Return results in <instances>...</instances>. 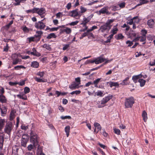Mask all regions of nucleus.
<instances>
[{
  "instance_id": "nucleus-43",
  "label": "nucleus",
  "mask_w": 155,
  "mask_h": 155,
  "mask_svg": "<svg viewBox=\"0 0 155 155\" xmlns=\"http://www.w3.org/2000/svg\"><path fill=\"white\" fill-rule=\"evenodd\" d=\"M96 58L93 60H87L85 62V64H87L89 63H95L96 64Z\"/></svg>"
},
{
  "instance_id": "nucleus-13",
  "label": "nucleus",
  "mask_w": 155,
  "mask_h": 155,
  "mask_svg": "<svg viewBox=\"0 0 155 155\" xmlns=\"http://www.w3.org/2000/svg\"><path fill=\"white\" fill-rule=\"evenodd\" d=\"M117 25V24L116 26H114L112 30L111 31V33H112V34L110 35V37H113L114 35L117 34V31H118V29L117 27H116V26Z\"/></svg>"
},
{
  "instance_id": "nucleus-33",
  "label": "nucleus",
  "mask_w": 155,
  "mask_h": 155,
  "mask_svg": "<svg viewBox=\"0 0 155 155\" xmlns=\"http://www.w3.org/2000/svg\"><path fill=\"white\" fill-rule=\"evenodd\" d=\"M70 127L69 126H66L64 129V130L66 133V134L67 137H68L69 135L70 130Z\"/></svg>"
},
{
  "instance_id": "nucleus-1",
  "label": "nucleus",
  "mask_w": 155,
  "mask_h": 155,
  "mask_svg": "<svg viewBox=\"0 0 155 155\" xmlns=\"http://www.w3.org/2000/svg\"><path fill=\"white\" fill-rule=\"evenodd\" d=\"M30 142L36 147L39 142V137L37 134L31 130L30 133Z\"/></svg>"
},
{
  "instance_id": "nucleus-60",
  "label": "nucleus",
  "mask_w": 155,
  "mask_h": 155,
  "mask_svg": "<svg viewBox=\"0 0 155 155\" xmlns=\"http://www.w3.org/2000/svg\"><path fill=\"white\" fill-rule=\"evenodd\" d=\"M43 47L44 48H45L48 50H49L51 48L47 44H45L43 45Z\"/></svg>"
},
{
  "instance_id": "nucleus-63",
  "label": "nucleus",
  "mask_w": 155,
  "mask_h": 155,
  "mask_svg": "<svg viewBox=\"0 0 155 155\" xmlns=\"http://www.w3.org/2000/svg\"><path fill=\"white\" fill-rule=\"evenodd\" d=\"M97 150L99 151L102 155H106L105 153L100 148H97Z\"/></svg>"
},
{
  "instance_id": "nucleus-53",
  "label": "nucleus",
  "mask_w": 155,
  "mask_h": 155,
  "mask_svg": "<svg viewBox=\"0 0 155 155\" xmlns=\"http://www.w3.org/2000/svg\"><path fill=\"white\" fill-rule=\"evenodd\" d=\"M9 49V47L8 46V44H6V45L3 48V51L7 52L8 51Z\"/></svg>"
},
{
  "instance_id": "nucleus-23",
  "label": "nucleus",
  "mask_w": 155,
  "mask_h": 155,
  "mask_svg": "<svg viewBox=\"0 0 155 155\" xmlns=\"http://www.w3.org/2000/svg\"><path fill=\"white\" fill-rule=\"evenodd\" d=\"M136 39L139 40L140 42H143V45H144L146 43V42L145 41L146 40V37H139L137 38Z\"/></svg>"
},
{
  "instance_id": "nucleus-34",
  "label": "nucleus",
  "mask_w": 155,
  "mask_h": 155,
  "mask_svg": "<svg viewBox=\"0 0 155 155\" xmlns=\"http://www.w3.org/2000/svg\"><path fill=\"white\" fill-rule=\"evenodd\" d=\"M56 37V36L54 33H51L48 35L47 37V38L50 39L52 38H55Z\"/></svg>"
},
{
  "instance_id": "nucleus-62",
  "label": "nucleus",
  "mask_w": 155,
  "mask_h": 155,
  "mask_svg": "<svg viewBox=\"0 0 155 155\" xmlns=\"http://www.w3.org/2000/svg\"><path fill=\"white\" fill-rule=\"evenodd\" d=\"M58 109L61 112H63L64 111V107L61 105L59 106L58 107Z\"/></svg>"
},
{
  "instance_id": "nucleus-8",
  "label": "nucleus",
  "mask_w": 155,
  "mask_h": 155,
  "mask_svg": "<svg viewBox=\"0 0 155 155\" xmlns=\"http://www.w3.org/2000/svg\"><path fill=\"white\" fill-rule=\"evenodd\" d=\"M78 9L72 10L69 12L68 15L71 17H80L81 15V14L78 12Z\"/></svg>"
},
{
  "instance_id": "nucleus-28",
  "label": "nucleus",
  "mask_w": 155,
  "mask_h": 155,
  "mask_svg": "<svg viewBox=\"0 0 155 155\" xmlns=\"http://www.w3.org/2000/svg\"><path fill=\"white\" fill-rule=\"evenodd\" d=\"M79 84H77L75 83H74L69 86V88L71 90L75 89L77 87Z\"/></svg>"
},
{
  "instance_id": "nucleus-29",
  "label": "nucleus",
  "mask_w": 155,
  "mask_h": 155,
  "mask_svg": "<svg viewBox=\"0 0 155 155\" xmlns=\"http://www.w3.org/2000/svg\"><path fill=\"white\" fill-rule=\"evenodd\" d=\"M16 3H14L13 5L15 6L19 5H20V3H24L26 1V0H15Z\"/></svg>"
},
{
  "instance_id": "nucleus-7",
  "label": "nucleus",
  "mask_w": 155,
  "mask_h": 155,
  "mask_svg": "<svg viewBox=\"0 0 155 155\" xmlns=\"http://www.w3.org/2000/svg\"><path fill=\"white\" fill-rule=\"evenodd\" d=\"M44 19L41 20V21L36 22L35 25V27L37 29L40 30L44 29L46 26L45 23L43 22Z\"/></svg>"
},
{
  "instance_id": "nucleus-59",
  "label": "nucleus",
  "mask_w": 155,
  "mask_h": 155,
  "mask_svg": "<svg viewBox=\"0 0 155 155\" xmlns=\"http://www.w3.org/2000/svg\"><path fill=\"white\" fill-rule=\"evenodd\" d=\"M79 21H73L71 23H69V25H70L71 26H74L75 25H77Z\"/></svg>"
},
{
  "instance_id": "nucleus-14",
  "label": "nucleus",
  "mask_w": 155,
  "mask_h": 155,
  "mask_svg": "<svg viewBox=\"0 0 155 155\" xmlns=\"http://www.w3.org/2000/svg\"><path fill=\"white\" fill-rule=\"evenodd\" d=\"M143 77V76L141 74L133 76L132 77V80L135 83H136L137 82L138 79H140V78H142Z\"/></svg>"
},
{
  "instance_id": "nucleus-50",
  "label": "nucleus",
  "mask_w": 155,
  "mask_h": 155,
  "mask_svg": "<svg viewBox=\"0 0 155 155\" xmlns=\"http://www.w3.org/2000/svg\"><path fill=\"white\" fill-rule=\"evenodd\" d=\"M114 132L115 134H117V135H120V130L117 128H114Z\"/></svg>"
},
{
  "instance_id": "nucleus-32",
  "label": "nucleus",
  "mask_w": 155,
  "mask_h": 155,
  "mask_svg": "<svg viewBox=\"0 0 155 155\" xmlns=\"http://www.w3.org/2000/svg\"><path fill=\"white\" fill-rule=\"evenodd\" d=\"M108 83L111 87H112L113 86L119 87V84L118 82H116L110 81Z\"/></svg>"
},
{
  "instance_id": "nucleus-17",
  "label": "nucleus",
  "mask_w": 155,
  "mask_h": 155,
  "mask_svg": "<svg viewBox=\"0 0 155 155\" xmlns=\"http://www.w3.org/2000/svg\"><path fill=\"white\" fill-rule=\"evenodd\" d=\"M0 135V149H2L3 148V142L4 141V135Z\"/></svg>"
},
{
  "instance_id": "nucleus-54",
  "label": "nucleus",
  "mask_w": 155,
  "mask_h": 155,
  "mask_svg": "<svg viewBox=\"0 0 155 155\" xmlns=\"http://www.w3.org/2000/svg\"><path fill=\"white\" fill-rule=\"evenodd\" d=\"M21 128L22 130H26L28 128V126H25V124H22L21 126Z\"/></svg>"
},
{
  "instance_id": "nucleus-36",
  "label": "nucleus",
  "mask_w": 155,
  "mask_h": 155,
  "mask_svg": "<svg viewBox=\"0 0 155 155\" xmlns=\"http://www.w3.org/2000/svg\"><path fill=\"white\" fill-rule=\"evenodd\" d=\"M20 59L19 58H16L12 59V64L13 65H16L20 62Z\"/></svg>"
},
{
  "instance_id": "nucleus-57",
  "label": "nucleus",
  "mask_w": 155,
  "mask_h": 155,
  "mask_svg": "<svg viewBox=\"0 0 155 155\" xmlns=\"http://www.w3.org/2000/svg\"><path fill=\"white\" fill-rule=\"evenodd\" d=\"M23 31L25 32H28L29 31V29L26 26L24 27L22 29Z\"/></svg>"
},
{
  "instance_id": "nucleus-49",
  "label": "nucleus",
  "mask_w": 155,
  "mask_h": 155,
  "mask_svg": "<svg viewBox=\"0 0 155 155\" xmlns=\"http://www.w3.org/2000/svg\"><path fill=\"white\" fill-rule=\"evenodd\" d=\"M61 118L62 120H64L65 119H71V117L70 116H61Z\"/></svg>"
},
{
  "instance_id": "nucleus-4",
  "label": "nucleus",
  "mask_w": 155,
  "mask_h": 155,
  "mask_svg": "<svg viewBox=\"0 0 155 155\" xmlns=\"http://www.w3.org/2000/svg\"><path fill=\"white\" fill-rule=\"evenodd\" d=\"M112 95L109 94L103 98L101 101V104L98 106V107L101 108L105 106L106 105L105 104L112 99Z\"/></svg>"
},
{
  "instance_id": "nucleus-64",
  "label": "nucleus",
  "mask_w": 155,
  "mask_h": 155,
  "mask_svg": "<svg viewBox=\"0 0 155 155\" xmlns=\"http://www.w3.org/2000/svg\"><path fill=\"white\" fill-rule=\"evenodd\" d=\"M42 150L41 149L38 150L37 152V155H42Z\"/></svg>"
},
{
  "instance_id": "nucleus-47",
  "label": "nucleus",
  "mask_w": 155,
  "mask_h": 155,
  "mask_svg": "<svg viewBox=\"0 0 155 155\" xmlns=\"http://www.w3.org/2000/svg\"><path fill=\"white\" fill-rule=\"evenodd\" d=\"M80 9H81V13H84L87 10V9L86 8H85L83 7H82V6L81 7Z\"/></svg>"
},
{
  "instance_id": "nucleus-12",
  "label": "nucleus",
  "mask_w": 155,
  "mask_h": 155,
  "mask_svg": "<svg viewBox=\"0 0 155 155\" xmlns=\"http://www.w3.org/2000/svg\"><path fill=\"white\" fill-rule=\"evenodd\" d=\"M37 35H35L34 36L36 38V41H38L41 39V36L43 33V32L41 31H37L36 32Z\"/></svg>"
},
{
  "instance_id": "nucleus-6",
  "label": "nucleus",
  "mask_w": 155,
  "mask_h": 155,
  "mask_svg": "<svg viewBox=\"0 0 155 155\" xmlns=\"http://www.w3.org/2000/svg\"><path fill=\"white\" fill-rule=\"evenodd\" d=\"M29 138L28 134H26L23 135L21 142V145L22 146L25 147L26 146V144L29 140Z\"/></svg>"
},
{
  "instance_id": "nucleus-40",
  "label": "nucleus",
  "mask_w": 155,
  "mask_h": 155,
  "mask_svg": "<svg viewBox=\"0 0 155 155\" xmlns=\"http://www.w3.org/2000/svg\"><path fill=\"white\" fill-rule=\"evenodd\" d=\"M0 110H1L2 116H4L3 114H5L6 113L7 108L5 107H3L2 108H0Z\"/></svg>"
},
{
  "instance_id": "nucleus-22",
  "label": "nucleus",
  "mask_w": 155,
  "mask_h": 155,
  "mask_svg": "<svg viewBox=\"0 0 155 155\" xmlns=\"http://www.w3.org/2000/svg\"><path fill=\"white\" fill-rule=\"evenodd\" d=\"M61 31L62 33L65 32L67 34H69L71 32V29L68 27H66L65 29H61Z\"/></svg>"
},
{
  "instance_id": "nucleus-18",
  "label": "nucleus",
  "mask_w": 155,
  "mask_h": 155,
  "mask_svg": "<svg viewBox=\"0 0 155 155\" xmlns=\"http://www.w3.org/2000/svg\"><path fill=\"white\" fill-rule=\"evenodd\" d=\"M154 24V21L153 19H150L147 21V24L150 28H152Z\"/></svg>"
},
{
  "instance_id": "nucleus-46",
  "label": "nucleus",
  "mask_w": 155,
  "mask_h": 155,
  "mask_svg": "<svg viewBox=\"0 0 155 155\" xmlns=\"http://www.w3.org/2000/svg\"><path fill=\"white\" fill-rule=\"evenodd\" d=\"M24 91L25 94L29 93L30 91V89L29 87H26L24 88Z\"/></svg>"
},
{
  "instance_id": "nucleus-48",
  "label": "nucleus",
  "mask_w": 155,
  "mask_h": 155,
  "mask_svg": "<svg viewBox=\"0 0 155 155\" xmlns=\"http://www.w3.org/2000/svg\"><path fill=\"white\" fill-rule=\"evenodd\" d=\"M81 93V91L80 90L75 91H73L70 93L71 94L73 95L75 94L76 95L80 94Z\"/></svg>"
},
{
  "instance_id": "nucleus-56",
  "label": "nucleus",
  "mask_w": 155,
  "mask_h": 155,
  "mask_svg": "<svg viewBox=\"0 0 155 155\" xmlns=\"http://www.w3.org/2000/svg\"><path fill=\"white\" fill-rule=\"evenodd\" d=\"M45 73L44 71L39 72L37 75L40 77L41 78H42L44 76Z\"/></svg>"
},
{
  "instance_id": "nucleus-25",
  "label": "nucleus",
  "mask_w": 155,
  "mask_h": 155,
  "mask_svg": "<svg viewBox=\"0 0 155 155\" xmlns=\"http://www.w3.org/2000/svg\"><path fill=\"white\" fill-rule=\"evenodd\" d=\"M142 116L143 118V120L144 122H146L147 119V114L145 110H143L142 113Z\"/></svg>"
},
{
  "instance_id": "nucleus-35",
  "label": "nucleus",
  "mask_w": 155,
  "mask_h": 155,
  "mask_svg": "<svg viewBox=\"0 0 155 155\" xmlns=\"http://www.w3.org/2000/svg\"><path fill=\"white\" fill-rule=\"evenodd\" d=\"M138 82L140 83V86L142 87L144 85L146 81L143 79H140L138 80Z\"/></svg>"
},
{
  "instance_id": "nucleus-44",
  "label": "nucleus",
  "mask_w": 155,
  "mask_h": 155,
  "mask_svg": "<svg viewBox=\"0 0 155 155\" xmlns=\"http://www.w3.org/2000/svg\"><path fill=\"white\" fill-rule=\"evenodd\" d=\"M97 26L94 25L90 29H87V32H90L93 31L94 30L97 29Z\"/></svg>"
},
{
  "instance_id": "nucleus-55",
  "label": "nucleus",
  "mask_w": 155,
  "mask_h": 155,
  "mask_svg": "<svg viewBox=\"0 0 155 155\" xmlns=\"http://www.w3.org/2000/svg\"><path fill=\"white\" fill-rule=\"evenodd\" d=\"M62 14L61 12H59L56 14V18H60L62 16Z\"/></svg>"
},
{
  "instance_id": "nucleus-42",
  "label": "nucleus",
  "mask_w": 155,
  "mask_h": 155,
  "mask_svg": "<svg viewBox=\"0 0 155 155\" xmlns=\"http://www.w3.org/2000/svg\"><path fill=\"white\" fill-rule=\"evenodd\" d=\"M140 4H138L137 5L138 6L147 3L148 2V1L147 0H140Z\"/></svg>"
},
{
  "instance_id": "nucleus-9",
  "label": "nucleus",
  "mask_w": 155,
  "mask_h": 155,
  "mask_svg": "<svg viewBox=\"0 0 155 155\" xmlns=\"http://www.w3.org/2000/svg\"><path fill=\"white\" fill-rule=\"evenodd\" d=\"M104 55H102L100 57H98L97 58H96V64H99L101 63L104 61H105V64H107L110 61L107 59L105 58H103V56Z\"/></svg>"
},
{
  "instance_id": "nucleus-27",
  "label": "nucleus",
  "mask_w": 155,
  "mask_h": 155,
  "mask_svg": "<svg viewBox=\"0 0 155 155\" xmlns=\"http://www.w3.org/2000/svg\"><path fill=\"white\" fill-rule=\"evenodd\" d=\"M36 8L34 7L32 9L26 10L25 11V12L27 14H29V13L34 14V13H36Z\"/></svg>"
},
{
  "instance_id": "nucleus-41",
  "label": "nucleus",
  "mask_w": 155,
  "mask_h": 155,
  "mask_svg": "<svg viewBox=\"0 0 155 155\" xmlns=\"http://www.w3.org/2000/svg\"><path fill=\"white\" fill-rule=\"evenodd\" d=\"M94 126L95 127H97L98 130V131L101 130V127L99 123H94Z\"/></svg>"
},
{
  "instance_id": "nucleus-10",
  "label": "nucleus",
  "mask_w": 155,
  "mask_h": 155,
  "mask_svg": "<svg viewBox=\"0 0 155 155\" xmlns=\"http://www.w3.org/2000/svg\"><path fill=\"white\" fill-rule=\"evenodd\" d=\"M36 13H37L39 15L41 18L45 17L44 14L45 12V8H36Z\"/></svg>"
},
{
  "instance_id": "nucleus-30",
  "label": "nucleus",
  "mask_w": 155,
  "mask_h": 155,
  "mask_svg": "<svg viewBox=\"0 0 155 155\" xmlns=\"http://www.w3.org/2000/svg\"><path fill=\"white\" fill-rule=\"evenodd\" d=\"M39 66V63L37 61H34L31 62V66L32 68H37Z\"/></svg>"
},
{
  "instance_id": "nucleus-19",
  "label": "nucleus",
  "mask_w": 155,
  "mask_h": 155,
  "mask_svg": "<svg viewBox=\"0 0 155 155\" xmlns=\"http://www.w3.org/2000/svg\"><path fill=\"white\" fill-rule=\"evenodd\" d=\"M7 101L5 96L3 94L0 95V102L2 103H6Z\"/></svg>"
},
{
  "instance_id": "nucleus-16",
  "label": "nucleus",
  "mask_w": 155,
  "mask_h": 155,
  "mask_svg": "<svg viewBox=\"0 0 155 155\" xmlns=\"http://www.w3.org/2000/svg\"><path fill=\"white\" fill-rule=\"evenodd\" d=\"M108 7H104L103 8H101L100 10L99 11V12L100 14H104L105 13L107 14L108 13Z\"/></svg>"
},
{
  "instance_id": "nucleus-26",
  "label": "nucleus",
  "mask_w": 155,
  "mask_h": 155,
  "mask_svg": "<svg viewBox=\"0 0 155 155\" xmlns=\"http://www.w3.org/2000/svg\"><path fill=\"white\" fill-rule=\"evenodd\" d=\"M124 36L121 33L118 34L115 36V38L117 40H122L124 38Z\"/></svg>"
},
{
  "instance_id": "nucleus-24",
  "label": "nucleus",
  "mask_w": 155,
  "mask_h": 155,
  "mask_svg": "<svg viewBox=\"0 0 155 155\" xmlns=\"http://www.w3.org/2000/svg\"><path fill=\"white\" fill-rule=\"evenodd\" d=\"M35 80L39 82H46L47 81V80L46 79L44 78H38L37 77L35 78Z\"/></svg>"
},
{
  "instance_id": "nucleus-61",
  "label": "nucleus",
  "mask_w": 155,
  "mask_h": 155,
  "mask_svg": "<svg viewBox=\"0 0 155 155\" xmlns=\"http://www.w3.org/2000/svg\"><path fill=\"white\" fill-rule=\"evenodd\" d=\"M113 37H110V35L107 37V40L106 41H105V43H107L108 42H110V40L111 39L113 38Z\"/></svg>"
},
{
  "instance_id": "nucleus-51",
  "label": "nucleus",
  "mask_w": 155,
  "mask_h": 155,
  "mask_svg": "<svg viewBox=\"0 0 155 155\" xmlns=\"http://www.w3.org/2000/svg\"><path fill=\"white\" fill-rule=\"evenodd\" d=\"M125 3L124 2L118 4V5L121 8H123L125 7Z\"/></svg>"
},
{
  "instance_id": "nucleus-11",
  "label": "nucleus",
  "mask_w": 155,
  "mask_h": 155,
  "mask_svg": "<svg viewBox=\"0 0 155 155\" xmlns=\"http://www.w3.org/2000/svg\"><path fill=\"white\" fill-rule=\"evenodd\" d=\"M6 123L5 120L4 119H0V134H3L2 129L5 126Z\"/></svg>"
},
{
  "instance_id": "nucleus-39",
  "label": "nucleus",
  "mask_w": 155,
  "mask_h": 155,
  "mask_svg": "<svg viewBox=\"0 0 155 155\" xmlns=\"http://www.w3.org/2000/svg\"><path fill=\"white\" fill-rule=\"evenodd\" d=\"M71 44V42H69V43L67 44H64L63 45V48L62 50L63 51H65L67 50L68 48L70 47V45Z\"/></svg>"
},
{
  "instance_id": "nucleus-45",
  "label": "nucleus",
  "mask_w": 155,
  "mask_h": 155,
  "mask_svg": "<svg viewBox=\"0 0 155 155\" xmlns=\"http://www.w3.org/2000/svg\"><path fill=\"white\" fill-rule=\"evenodd\" d=\"M13 21L12 20L8 24L6 25V26H5V28L6 29L8 30L9 28H10V26L13 24Z\"/></svg>"
},
{
  "instance_id": "nucleus-3",
  "label": "nucleus",
  "mask_w": 155,
  "mask_h": 155,
  "mask_svg": "<svg viewBox=\"0 0 155 155\" xmlns=\"http://www.w3.org/2000/svg\"><path fill=\"white\" fill-rule=\"evenodd\" d=\"M135 103V100L133 97H126L124 102L125 108H131Z\"/></svg>"
},
{
  "instance_id": "nucleus-58",
  "label": "nucleus",
  "mask_w": 155,
  "mask_h": 155,
  "mask_svg": "<svg viewBox=\"0 0 155 155\" xmlns=\"http://www.w3.org/2000/svg\"><path fill=\"white\" fill-rule=\"evenodd\" d=\"M29 41L30 42L31 41H36L37 40L35 37H31L28 38Z\"/></svg>"
},
{
  "instance_id": "nucleus-52",
  "label": "nucleus",
  "mask_w": 155,
  "mask_h": 155,
  "mask_svg": "<svg viewBox=\"0 0 155 155\" xmlns=\"http://www.w3.org/2000/svg\"><path fill=\"white\" fill-rule=\"evenodd\" d=\"M141 34L142 35V36L146 37V34L147 33V31L145 29H142L141 30Z\"/></svg>"
},
{
  "instance_id": "nucleus-2",
  "label": "nucleus",
  "mask_w": 155,
  "mask_h": 155,
  "mask_svg": "<svg viewBox=\"0 0 155 155\" xmlns=\"http://www.w3.org/2000/svg\"><path fill=\"white\" fill-rule=\"evenodd\" d=\"M114 21V19H109L107 20L106 23L104 25L101 26L100 30L102 32L107 30L108 31L111 29L112 25L111 24Z\"/></svg>"
},
{
  "instance_id": "nucleus-38",
  "label": "nucleus",
  "mask_w": 155,
  "mask_h": 155,
  "mask_svg": "<svg viewBox=\"0 0 155 155\" xmlns=\"http://www.w3.org/2000/svg\"><path fill=\"white\" fill-rule=\"evenodd\" d=\"M95 94L94 95L95 96H97L101 97H102L104 95L103 92L101 91H98L97 92L95 93Z\"/></svg>"
},
{
  "instance_id": "nucleus-21",
  "label": "nucleus",
  "mask_w": 155,
  "mask_h": 155,
  "mask_svg": "<svg viewBox=\"0 0 155 155\" xmlns=\"http://www.w3.org/2000/svg\"><path fill=\"white\" fill-rule=\"evenodd\" d=\"M101 78H98L96 80H94L93 82V84H94V86L96 87H99L100 88H101V87L100 86L99 87L97 86V84L98 83H99L101 80Z\"/></svg>"
},
{
  "instance_id": "nucleus-5",
  "label": "nucleus",
  "mask_w": 155,
  "mask_h": 155,
  "mask_svg": "<svg viewBox=\"0 0 155 155\" xmlns=\"http://www.w3.org/2000/svg\"><path fill=\"white\" fill-rule=\"evenodd\" d=\"M13 127L14 126L12 122H7L6 123L4 129L5 132L8 135L10 134Z\"/></svg>"
},
{
  "instance_id": "nucleus-31",
  "label": "nucleus",
  "mask_w": 155,
  "mask_h": 155,
  "mask_svg": "<svg viewBox=\"0 0 155 155\" xmlns=\"http://www.w3.org/2000/svg\"><path fill=\"white\" fill-rule=\"evenodd\" d=\"M21 68L25 69L26 67L23 65H17L14 67V68L12 69V70L14 71V70H20Z\"/></svg>"
},
{
  "instance_id": "nucleus-15",
  "label": "nucleus",
  "mask_w": 155,
  "mask_h": 155,
  "mask_svg": "<svg viewBox=\"0 0 155 155\" xmlns=\"http://www.w3.org/2000/svg\"><path fill=\"white\" fill-rule=\"evenodd\" d=\"M32 50V51L31 53V54L38 57L41 56V54L38 52L35 48H33Z\"/></svg>"
},
{
  "instance_id": "nucleus-20",
  "label": "nucleus",
  "mask_w": 155,
  "mask_h": 155,
  "mask_svg": "<svg viewBox=\"0 0 155 155\" xmlns=\"http://www.w3.org/2000/svg\"><path fill=\"white\" fill-rule=\"evenodd\" d=\"M90 20V19L87 18H83V21L81 23V25H82L83 26H87V24L89 22Z\"/></svg>"
},
{
  "instance_id": "nucleus-37",
  "label": "nucleus",
  "mask_w": 155,
  "mask_h": 155,
  "mask_svg": "<svg viewBox=\"0 0 155 155\" xmlns=\"http://www.w3.org/2000/svg\"><path fill=\"white\" fill-rule=\"evenodd\" d=\"M129 79V77H127L124 80H123L122 82V84L123 85L129 84V82L128 80Z\"/></svg>"
}]
</instances>
